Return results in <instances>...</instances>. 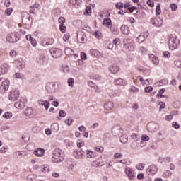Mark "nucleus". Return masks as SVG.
Here are the masks:
<instances>
[{
  "label": "nucleus",
  "mask_w": 181,
  "mask_h": 181,
  "mask_svg": "<svg viewBox=\"0 0 181 181\" xmlns=\"http://www.w3.org/2000/svg\"><path fill=\"white\" fill-rule=\"evenodd\" d=\"M180 45V40L175 35L168 36V46L170 50H175L177 49Z\"/></svg>",
  "instance_id": "nucleus-1"
},
{
  "label": "nucleus",
  "mask_w": 181,
  "mask_h": 181,
  "mask_svg": "<svg viewBox=\"0 0 181 181\" xmlns=\"http://www.w3.org/2000/svg\"><path fill=\"white\" fill-rule=\"evenodd\" d=\"M6 39L9 43H16V42L21 39V34L19 33L13 32L8 34Z\"/></svg>",
  "instance_id": "nucleus-2"
},
{
  "label": "nucleus",
  "mask_w": 181,
  "mask_h": 181,
  "mask_svg": "<svg viewBox=\"0 0 181 181\" xmlns=\"http://www.w3.org/2000/svg\"><path fill=\"white\" fill-rule=\"evenodd\" d=\"M124 48L128 49L129 52L134 51V49H135V44L134 43V41H132L131 39L126 38L123 41Z\"/></svg>",
  "instance_id": "nucleus-3"
},
{
  "label": "nucleus",
  "mask_w": 181,
  "mask_h": 181,
  "mask_svg": "<svg viewBox=\"0 0 181 181\" xmlns=\"http://www.w3.org/2000/svg\"><path fill=\"white\" fill-rule=\"evenodd\" d=\"M146 128L148 132H156L159 129V124L155 122H149L147 124Z\"/></svg>",
  "instance_id": "nucleus-4"
},
{
  "label": "nucleus",
  "mask_w": 181,
  "mask_h": 181,
  "mask_svg": "<svg viewBox=\"0 0 181 181\" xmlns=\"http://www.w3.org/2000/svg\"><path fill=\"white\" fill-rule=\"evenodd\" d=\"M46 90L49 94H54L57 91V88L56 87V83L51 82L46 85Z\"/></svg>",
  "instance_id": "nucleus-5"
},
{
  "label": "nucleus",
  "mask_w": 181,
  "mask_h": 181,
  "mask_svg": "<svg viewBox=\"0 0 181 181\" xmlns=\"http://www.w3.org/2000/svg\"><path fill=\"white\" fill-rule=\"evenodd\" d=\"M76 39L78 43H86L87 42V37L86 36V34H84V32L83 31H78Z\"/></svg>",
  "instance_id": "nucleus-6"
},
{
  "label": "nucleus",
  "mask_w": 181,
  "mask_h": 181,
  "mask_svg": "<svg viewBox=\"0 0 181 181\" xmlns=\"http://www.w3.org/2000/svg\"><path fill=\"white\" fill-rule=\"evenodd\" d=\"M151 23L153 26H156V28H160L162 25H163V20L160 18V17L158 18H153L151 19Z\"/></svg>",
  "instance_id": "nucleus-7"
},
{
  "label": "nucleus",
  "mask_w": 181,
  "mask_h": 181,
  "mask_svg": "<svg viewBox=\"0 0 181 181\" xmlns=\"http://www.w3.org/2000/svg\"><path fill=\"white\" fill-rule=\"evenodd\" d=\"M50 53L54 59H57L62 56L63 52L59 48H52L50 49Z\"/></svg>",
  "instance_id": "nucleus-8"
},
{
  "label": "nucleus",
  "mask_w": 181,
  "mask_h": 181,
  "mask_svg": "<svg viewBox=\"0 0 181 181\" xmlns=\"http://www.w3.org/2000/svg\"><path fill=\"white\" fill-rule=\"evenodd\" d=\"M18 97H19V90L14 89L11 90L8 98L11 101H16Z\"/></svg>",
  "instance_id": "nucleus-9"
},
{
  "label": "nucleus",
  "mask_w": 181,
  "mask_h": 181,
  "mask_svg": "<svg viewBox=\"0 0 181 181\" xmlns=\"http://www.w3.org/2000/svg\"><path fill=\"white\" fill-rule=\"evenodd\" d=\"M74 156L76 158V159H83L84 156H86V154L84 153V151L81 150H74Z\"/></svg>",
  "instance_id": "nucleus-10"
},
{
  "label": "nucleus",
  "mask_w": 181,
  "mask_h": 181,
  "mask_svg": "<svg viewBox=\"0 0 181 181\" xmlns=\"http://www.w3.org/2000/svg\"><path fill=\"white\" fill-rule=\"evenodd\" d=\"M125 173L129 177V180H134V179H135V172H134L131 168H127L125 169Z\"/></svg>",
  "instance_id": "nucleus-11"
},
{
  "label": "nucleus",
  "mask_w": 181,
  "mask_h": 181,
  "mask_svg": "<svg viewBox=\"0 0 181 181\" xmlns=\"http://www.w3.org/2000/svg\"><path fill=\"white\" fill-rule=\"evenodd\" d=\"M38 105L40 107H45V110H49L50 107V103L47 100H44L43 99H40L38 100Z\"/></svg>",
  "instance_id": "nucleus-12"
},
{
  "label": "nucleus",
  "mask_w": 181,
  "mask_h": 181,
  "mask_svg": "<svg viewBox=\"0 0 181 181\" xmlns=\"http://www.w3.org/2000/svg\"><path fill=\"white\" fill-rule=\"evenodd\" d=\"M147 172L152 175H156L158 173V167L155 165H151L148 167Z\"/></svg>",
  "instance_id": "nucleus-13"
},
{
  "label": "nucleus",
  "mask_w": 181,
  "mask_h": 181,
  "mask_svg": "<svg viewBox=\"0 0 181 181\" xmlns=\"http://www.w3.org/2000/svg\"><path fill=\"white\" fill-rule=\"evenodd\" d=\"M9 70V65L8 64H4L0 66V76L6 74Z\"/></svg>",
  "instance_id": "nucleus-14"
},
{
  "label": "nucleus",
  "mask_w": 181,
  "mask_h": 181,
  "mask_svg": "<svg viewBox=\"0 0 181 181\" xmlns=\"http://www.w3.org/2000/svg\"><path fill=\"white\" fill-rule=\"evenodd\" d=\"M9 84H11V82L9 81V80H8V79L4 80L1 83L0 89L3 88V90H4V91H8V90H9Z\"/></svg>",
  "instance_id": "nucleus-15"
},
{
  "label": "nucleus",
  "mask_w": 181,
  "mask_h": 181,
  "mask_svg": "<svg viewBox=\"0 0 181 181\" xmlns=\"http://www.w3.org/2000/svg\"><path fill=\"white\" fill-rule=\"evenodd\" d=\"M13 156L14 158H21V156H23V158H25V156H26V155H28V153L25 151H16V152L13 153Z\"/></svg>",
  "instance_id": "nucleus-16"
},
{
  "label": "nucleus",
  "mask_w": 181,
  "mask_h": 181,
  "mask_svg": "<svg viewBox=\"0 0 181 181\" xmlns=\"http://www.w3.org/2000/svg\"><path fill=\"white\" fill-rule=\"evenodd\" d=\"M109 71L112 74H117V73L119 71V66L117 65H112L109 67Z\"/></svg>",
  "instance_id": "nucleus-17"
},
{
  "label": "nucleus",
  "mask_w": 181,
  "mask_h": 181,
  "mask_svg": "<svg viewBox=\"0 0 181 181\" xmlns=\"http://www.w3.org/2000/svg\"><path fill=\"white\" fill-rule=\"evenodd\" d=\"M105 110L107 111H111L114 108V103L111 101L106 102L104 105Z\"/></svg>",
  "instance_id": "nucleus-18"
},
{
  "label": "nucleus",
  "mask_w": 181,
  "mask_h": 181,
  "mask_svg": "<svg viewBox=\"0 0 181 181\" xmlns=\"http://www.w3.org/2000/svg\"><path fill=\"white\" fill-rule=\"evenodd\" d=\"M14 107H16L18 110H22V108L25 107V102L22 101V100L17 101L15 103Z\"/></svg>",
  "instance_id": "nucleus-19"
},
{
  "label": "nucleus",
  "mask_w": 181,
  "mask_h": 181,
  "mask_svg": "<svg viewBox=\"0 0 181 181\" xmlns=\"http://www.w3.org/2000/svg\"><path fill=\"white\" fill-rule=\"evenodd\" d=\"M112 135H114L115 136H119V135L121 134V127H116L113 128L112 129Z\"/></svg>",
  "instance_id": "nucleus-20"
},
{
  "label": "nucleus",
  "mask_w": 181,
  "mask_h": 181,
  "mask_svg": "<svg viewBox=\"0 0 181 181\" xmlns=\"http://www.w3.org/2000/svg\"><path fill=\"white\" fill-rule=\"evenodd\" d=\"M120 30L123 35H129V27L128 25H122Z\"/></svg>",
  "instance_id": "nucleus-21"
},
{
  "label": "nucleus",
  "mask_w": 181,
  "mask_h": 181,
  "mask_svg": "<svg viewBox=\"0 0 181 181\" xmlns=\"http://www.w3.org/2000/svg\"><path fill=\"white\" fill-rule=\"evenodd\" d=\"M114 83L115 84H116V86H125L127 84V81H125V80L120 78L115 79L114 81Z\"/></svg>",
  "instance_id": "nucleus-22"
},
{
  "label": "nucleus",
  "mask_w": 181,
  "mask_h": 181,
  "mask_svg": "<svg viewBox=\"0 0 181 181\" xmlns=\"http://www.w3.org/2000/svg\"><path fill=\"white\" fill-rule=\"evenodd\" d=\"M52 156H58L59 158H63V153H62V149L60 148H56L52 152Z\"/></svg>",
  "instance_id": "nucleus-23"
},
{
  "label": "nucleus",
  "mask_w": 181,
  "mask_h": 181,
  "mask_svg": "<svg viewBox=\"0 0 181 181\" xmlns=\"http://www.w3.org/2000/svg\"><path fill=\"white\" fill-rule=\"evenodd\" d=\"M103 25L107 26V28H112V23H111L110 18L104 19L103 21Z\"/></svg>",
  "instance_id": "nucleus-24"
},
{
  "label": "nucleus",
  "mask_w": 181,
  "mask_h": 181,
  "mask_svg": "<svg viewBox=\"0 0 181 181\" xmlns=\"http://www.w3.org/2000/svg\"><path fill=\"white\" fill-rule=\"evenodd\" d=\"M63 157H59L57 156H52V162L53 163H59L60 162H63Z\"/></svg>",
  "instance_id": "nucleus-25"
},
{
  "label": "nucleus",
  "mask_w": 181,
  "mask_h": 181,
  "mask_svg": "<svg viewBox=\"0 0 181 181\" xmlns=\"http://www.w3.org/2000/svg\"><path fill=\"white\" fill-rule=\"evenodd\" d=\"M86 154H87V158L93 159L94 158H95V156H97V155L95 154V153H94L93 151L91 150H87L86 151Z\"/></svg>",
  "instance_id": "nucleus-26"
},
{
  "label": "nucleus",
  "mask_w": 181,
  "mask_h": 181,
  "mask_svg": "<svg viewBox=\"0 0 181 181\" xmlns=\"http://www.w3.org/2000/svg\"><path fill=\"white\" fill-rule=\"evenodd\" d=\"M45 54H41L40 56L37 58V63H40V64H45Z\"/></svg>",
  "instance_id": "nucleus-27"
},
{
  "label": "nucleus",
  "mask_w": 181,
  "mask_h": 181,
  "mask_svg": "<svg viewBox=\"0 0 181 181\" xmlns=\"http://www.w3.org/2000/svg\"><path fill=\"white\" fill-rule=\"evenodd\" d=\"M25 115H26V117H32V115H33V109L32 107H28L25 110Z\"/></svg>",
  "instance_id": "nucleus-28"
},
{
  "label": "nucleus",
  "mask_w": 181,
  "mask_h": 181,
  "mask_svg": "<svg viewBox=\"0 0 181 181\" xmlns=\"http://www.w3.org/2000/svg\"><path fill=\"white\" fill-rule=\"evenodd\" d=\"M65 54H66L68 57H70L74 54V51L69 47H66L65 48Z\"/></svg>",
  "instance_id": "nucleus-29"
},
{
  "label": "nucleus",
  "mask_w": 181,
  "mask_h": 181,
  "mask_svg": "<svg viewBox=\"0 0 181 181\" xmlns=\"http://www.w3.org/2000/svg\"><path fill=\"white\" fill-rule=\"evenodd\" d=\"M43 153H45V150L42 148H37L34 151V155H36V156H43Z\"/></svg>",
  "instance_id": "nucleus-30"
},
{
  "label": "nucleus",
  "mask_w": 181,
  "mask_h": 181,
  "mask_svg": "<svg viewBox=\"0 0 181 181\" xmlns=\"http://www.w3.org/2000/svg\"><path fill=\"white\" fill-rule=\"evenodd\" d=\"M150 59L151 60H152L153 64H156V66L159 64V59H158V57H156L155 55L153 54L150 55Z\"/></svg>",
  "instance_id": "nucleus-31"
},
{
  "label": "nucleus",
  "mask_w": 181,
  "mask_h": 181,
  "mask_svg": "<svg viewBox=\"0 0 181 181\" xmlns=\"http://www.w3.org/2000/svg\"><path fill=\"white\" fill-rule=\"evenodd\" d=\"M139 145V144H138V139H136L132 142V144H130V146L133 149H138Z\"/></svg>",
  "instance_id": "nucleus-32"
},
{
  "label": "nucleus",
  "mask_w": 181,
  "mask_h": 181,
  "mask_svg": "<svg viewBox=\"0 0 181 181\" xmlns=\"http://www.w3.org/2000/svg\"><path fill=\"white\" fill-rule=\"evenodd\" d=\"M69 4L74 5V6H78L81 4V0H70Z\"/></svg>",
  "instance_id": "nucleus-33"
},
{
  "label": "nucleus",
  "mask_w": 181,
  "mask_h": 181,
  "mask_svg": "<svg viewBox=\"0 0 181 181\" xmlns=\"http://www.w3.org/2000/svg\"><path fill=\"white\" fill-rule=\"evenodd\" d=\"M138 43H144L145 42V35L141 34L136 38Z\"/></svg>",
  "instance_id": "nucleus-34"
},
{
  "label": "nucleus",
  "mask_w": 181,
  "mask_h": 181,
  "mask_svg": "<svg viewBox=\"0 0 181 181\" xmlns=\"http://www.w3.org/2000/svg\"><path fill=\"white\" fill-rule=\"evenodd\" d=\"M91 166H93V168H100V166H103V164H101V163H100V161L96 160L92 162Z\"/></svg>",
  "instance_id": "nucleus-35"
},
{
  "label": "nucleus",
  "mask_w": 181,
  "mask_h": 181,
  "mask_svg": "<svg viewBox=\"0 0 181 181\" xmlns=\"http://www.w3.org/2000/svg\"><path fill=\"white\" fill-rule=\"evenodd\" d=\"M90 54L94 56V57H100V52H98L97 49H91Z\"/></svg>",
  "instance_id": "nucleus-36"
},
{
  "label": "nucleus",
  "mask_w": 181,
  "mask_h": 181,
  "mask_svg": "<svg viewBox=\"0 0 181 181\" xmlns=\"http://www.w3.org/2000/svg\"><path fill=\"white\" fill-rule=\"evenodd\" d=\"M49 169L50 168L49 167V165H42L40 167L41 171L44 172L45 173H48Z\"/></svg>",
  "instance_id": "nucleus-37"
},
{
  "label": "nucleus",
  "mask_w": 181,
  "mask_h": 181,
  "mask_svg": "<svg viewBox=\"0 0 181 181\" xmlns=\"http://www.w3.org/2000/svg\"><path fill=\"white\" fill-rule=\"evenodd\" d=\"M59 30L62 33H66L67 32V28L64 24L59 25Z\"/></svg>",
  "instance_id": "nucleus-38"
},
{
  "label": "nucleus",
  "mask_w": 181,
  "mask_h": 181,
  "mask_svg": "<svg viewBox=\"0 0 181 181\" xmlns=\"http://www.w3.org/2000/svg\"><path fill=\"white\" fill-rule=\"evenodd\" d=\"M163 176L165 178L170 177V176H172V172H170L169 170H167L163 173Z\"/></svg>",
  "instance_id": "nucleus-39"
},
{
  "label": "nucleus",
  "mask_w": 181,
  "mask_h": 181,
  "mask_svg": "<svg viewBox=\"0 0 181 181\" xmlns=\"http://www.w3.org/2000/svg\"><path fill=\"white\" fill-rule=\"evenodd\" d=\"M120 142L122 144H127V142H128V136H121Z\"/></svg>",
  "instance_id": "nucleus-40"
},
{
  "label": "nucleus",
  "mask_w": 181,
  "mask_h": 181,
  "mask_svg": "<svg viewBox=\"0 0 181 181\" xmlns=\"http://www.w3.org/2000/svg\"><path fill=\"white\" fill-rule=\"evenodd\" d=\"M36 177H37V176L35 174H31V175H29L28 177H27V180L28 181H33V180H35Z\"/></svg>",
  "instance_id": "nucleus-41"
},
{
  "label": "nucleus",
  "mask_w": 181,
  "mask_h": 181,
  "mask_svg": "<svg viewBox=\"0 0 181 181\" xmlns=\"http://www.w3.org/2000/svg\"><path fill=\"white\" fill-rule=\"evenodd\" d=\"M3 118H5L6 119H8L9 118H12V112H7L3 115Z\"/></svg>",
  "instance_id": "nucleus-42"
},
{
  "label": "nucleus",
  "mask_w": 181,
  "mask_h": 181,
  "mask_svg": "<svg viewBox=\"0 0 181 181\" xmlns=\"http://www.w3.org/2000/svg\"><path fill=\"white\" fill-rule=\"evenodd\" d=\"M67 83L69 87H74V79L73 78H68Z\"/></svg>",
  "instance_id": "nucleus-43"
},
{
  "label": "nucleus",
  "mask_w": 181,
  "mask_h": 181,
  "mask_svg": "<svg viewBox=\"0 0 181 181\" xmlns=\"http://www.w3.org/2000/svg\"><path fill=\"white\" fill-rule=\"evenodd\" d=\"M162 13V10L160 9V4H158L156 8V15L158 16Z\"/></svg>",
  "instance_id": "nucleus-44"
},
{
  "label": "nucleus",
  "mask_w": 181,
  "mask_h": 181,
  "mask_svg": "<svg viewBox=\"0 0 181 181\" xmlns=\"http://www.w3.org/2000/svg\"><path fill=\"white\" fill-rule=\"evenodd\" d=\"M81 58L82 59H80L79 62H81V63H83V60H87V54L85 52H81Z\"/></svg>",
  "instance_id": "nucleus-45"
},
{
  "label": "nucleus",
  "mask_w": 181,
  "mask_h": 181,
  "mask_svg": "<svg viewBox=\"0 0 181 181\" xmlns=\"http://www.w3.org/2000/svg\"><path fill=\"white\" fill-rule=\"evenodd\" d=\"M51 129L53 131H59V124L57 123H54L51 125Z\"/></svg>",
  "instance_id": "nucleus-46"
},
{
  "label": "nucleus",
  "mask_w": 181,
  "mask_h": 181,
  "mask_svg": "<svg viewBox=\"0 0 181 181\" xmlns=\"http://www.w3.org/2000/svg\"><path fill=\"white\" fill-rule=\"evenodd\" d=\"M120 43L121 40H119V38H115L113 40V44L115 45V47H117Z\"/></svg>",
  "instance_id": "nucleus-47"
},
{
  "label": "nucleus",
  "mask_w": 181,
  "mask_h": 181,
  "mask_svg": "<svg viewBox=\"0 0 181 181\" xmlns=\"http://www.w3.org/2000/svg\"><path fill=\"white\" fill-rule=\"evenodd\" d=\"M158 105H160V111H162V110H165V108H166V104L165 102H159Z\"/></svg>",
  "instance_id": "nucleus-48"
},
{
  "label": "nucleus",
  "mask_w": 181,
  "mask_h": 181,
  "mask_svg": "<svg viewBox=\"0 0 181 181\" xmlns=\"http://www.w3.org/2000/svg\"><path fill=\"white\" fill-rule=\"evenodd\" d=\"M138 170H144V168H145V164L139 163L136 166Z\"/></svg>",
  "instance_id": "nucleus-49"
},
{
  "label": "nucleus",
  "mask_w": 181,
  "mask_h": 181,
  "mask_svg": "<svg viewBox=\"0 0 181 181\" xmlns=\"http://www.w3.org/2000/svg\"><path fill=\"white\" fill-rule=\"evenodd\" d=\"M13 11V9H12V8H8L6 9L5 13L8 16H9V15H11Z\"/></svg>",
  "instance_id": "nucleus-50"
},
{
  "label": "nucleus",
  "mask_w": 181,
  "mask_h": 181,
  "mask_svg": "<svg viewBox=\"0 0 181 181\" xmlns=\"http://www.w3.org/2000/svg\"><path fill=\"white\" fill-rule=\"evenodd\" d=\"M116 8L117 9H122V8H124V3H122V2L117 3Z\"/></svg>",
  "instance_id": "nucleus-51"
},
{
  "label": "nucleus",
  "mask_w": 181,
  "mask_h": 181,
  "mask_svg": "<svg viewBox=\"0 0 181 181\" xmlns=\"http://www.w3.org/2000/svg\"><path fill=\"white\" fill-rule=\"evenodd\" d=\"M65 124L66 125H68V127H70V125H71V124H73V119H66L65 121H64Z\"/></svg>",
  "instance_id": "nucleus-52"
},
{
  "label": "nucleus",
  "mask_w": 181,
  "mask_h": 181,
  "mask_svg": "<svg viewBox=\"0 0 181 181\" xmlns=\"http://www.w3.org/2000/svg\"><path fill=\"white\" fill-rule=\"evenodd\" d=\"M23 63L18 61L17 62V68L19 69V70H22V69H23Z\"/></svg>",
  "instance_id": "nucleus-53"
},
{
  "label": "nucleus",
  "mask_w": 181,
  "mask_h": 181,
  "mask_svg": "<svg viewBox=\"0 0 181 181\" xmlns=\"http://www.w3.org/2000/svg\"><path fill=\"white\" fill-rule=\"evenodd\" d=\"M66 115H67V112H66V111L64 110L59 111V117H61V118H64Z\"/></svg>",
  "instance_id": "nucleus-54"
},
{
  "label": "nucleus",
  "mask_w": 181,
  "mask_h": 181,
  "mask_svg": "<svg viewBox=\"0 0 181 181\" xmlns=\"http://www.w3.org/2000/svg\"><path fill=\"white\" fill-rule=\"evenodd\" d=\"M93 35L97 39H100L101 37V32L100 31H95Z\"/></svg>",
  "instance_id": "nucleus-55"
},
{
  "label": "nucleus",
  "mask_w": 181,
  "mask_h": 181,
  "mask_svg": "<svg viewBox=\"0 0 181 181\" xmlns=\"http://www.w3.org/2000/svg\"><path fill=\"white\" fill-rule=\"evenodd\" d=\"M58 22L59 23H60V25H64V22H66V19L64 18V17H60L58 19Z\"/></svg>",
  "instance_id": "nucleus-56"
},
{
  "label": "nucleus",
  "mask_w": 181,
  "mask_h": 181,
  "mask_svg": "<svg viewBox=\"0 0 181 181\" xmlns=\"http://www.w3.org/2000/svg\"><path fill=\"white\" fill-rule=\"evenodd\" d=\"M91 13V7L90 6H87L86 10H85V14L86 15H90Z\"/></svg>",
  "instance_id": "nucleus-57"
},
{
  "label": "nucleus",
  "mask_w": 181,
  "mask_h": 181,
  "mask_svg": "<svg viewBox=\"0 0 181 181\" xmlns=\"http://www.w3.org/2000/svg\"><path fill=\"white\" fill-rule=\"evenodd\" d=\"M69 39H70V34H69V33L64 34V35L63 37V40L64 42H67V40H69Z\"/></svg>",
  "instance_id": "nucleus-58"
},
{
  "label": "nucleus",
  "mask_w": 181,
  "mask_h": 181,
  "mask_svg": "<svg viewBox=\"0 0 181 181\" xmlns=\"http://www.w3.org/2000/svg\"><path fill=\"white\" fill-rule=\"evenodd\" d=\"M173 12H175V11H176L177 9V6L176 4H173L170 5Z\"/></svg>",
  "instance_id": "nucleus-59"
},
{
  "label": "nucleus",
  "mask_w": 181,
  "mask_h": 181,
  "mask_svg": "<svg viewBox=\"0 0 181 181\" xmlns=\"http://www.w3.org/2000/svg\"><path fill=\"white\" fill-rule=\"evenodd\" d=\"M153 90V88L152 86H147L145 88L144 91L145 93H151Z\"/></svg>",
  "instance_id": "nucleus-60"
},
{
  "label": "nucleus",
  "mask_w": 181,
  "mask_h": 181,
  "mask_svg": "<svg viewBox=\"0 0 181 181\" xmlns=\"http://www.w3.org/2000/svg\"><path fill=\"white\" fill-rule=\"evenodd\" d=\"M147 5H148L150 8H153V6H155V3L152 1V0H148L147 1Z\"/></svg>",
  "instance_id": "nucleus-61"
},
{
  "label": "nucleus",
  "mask_w": 181,
  "mask_h": 181,
  "mask_svg": "<svg viewBox=\"0 0 181 181\" xmlns=\"http://www.w3.org/2000/svg\"><path fill=\"white\" fill-rule=\"evenodd\" d=\"M69 66L65 65V66H62V71H63L64 73H69Z\"/></svg>",
  "instance_id": "nucleus-62"
},
{
  "label": "nucleus",
  "mask_w": 181,
  "mask_h": 181,
  "mask_svg": "<svg viewBox=\"0 0 181 181\" xmlns=\"http://www.w3.org/2000/svg\"><path fill=\"white\" fill-rule=\"evenodd\" d=\"M175 64L176 67L181 69V61L180 60L175 61Z\"/></svg>",
  "instance_id": "nucleus-63"
},
{
  "label": "nucleus",
  "mask_w": 181,
  "mask_h": 181,
  "mask_svg": "<svg viewBox=\"0 0 181 181\" xmlns=\"http://www.w3.org/2000/svg\"><path fill=\"white\" fill-rule=\"evenodd\" d=\"M15 76H16V78H20L21 80L23 78V75L22 74L16 73Z\"/></svg>",
  "instance_id": "nucleus-64"
}]
</instances>
